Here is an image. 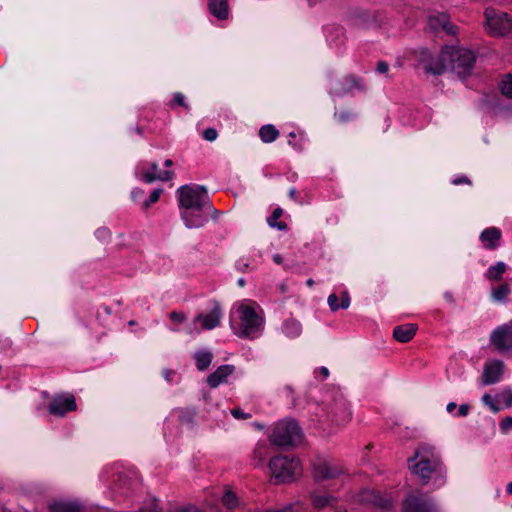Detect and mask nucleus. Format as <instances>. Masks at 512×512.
I'll return each mask as SVG.
<instances>
[{
  "label": "nucleus",
  "instance_id": "nucleus-1",
  "mask_svg": "<svg viewBox=\"0 0 512 512\" xmlns=\"http://www.w3.org/2000/svg\"><path fill=\"white\" fill-rule=\"evenodd\" d=\"M180 215L187 228H200L211 214L213 208L207 189L200 185H184L178 188Z\"/></svg>",
  "mask_w": 512,
  "mask_h": 512
},
{
  "label": "nucleus",
  "instance_id": "nucleus-2",
  "mask_svg": "<svg viewBox=\"0 0 512 512\" xmlns=\"http://www.w3.org/2000/svg\"><path fill=\"white\" fill-rule=\"evenodd\" d=\"M408 463L411 473L419 478L421 484H428L433 474L439 478L440 485L444 484L446 469L433 446L419 445L414 456L408 459Z\"/></svg>",
  "mask_w": 512,
  "mask_h": 512
},
{
  "label": "nucleus",
  "instance_id": "nucleus-3",
  "mask_svg": "<svg viewBox=\"0 0 512 512\" xmlns=\"http://www.w3.org/2000/svg\"><path fill=\"white\" fill-rule=\"evenodd\" d=\"M302 440V431L293 419H284L275 424L270 442L276 446H295Z\"/></svg>",
  "mask_w": 512,
  "mask_h": 512
},
{
  "label": "nucleus",
  "instance_id": "nucleus-4",
  "mask_svg": "<svg viewBox=\"0 0 512 512\" xmlns=\"http://www.w3.org/2000/svg\"><path fill=\"white\" fill-rule=\"evenodd\" d=\"M447 59L450 70L456 73L459 77H466L473 69L476 55L467 48L459 46H446Z\"/></svg>",
  "mask_w": 512,
  "mask_h": 512
},
{
  "label": "nucleus",
  "instance_id": "nucleus-5",
  "mask_svg": "<svg viewBox=\"0 0 512 512\" xmlns=\"http://www.w3.org/2000/svg\"><path fill=\"white\" fill-rule=\"evenodd\" d=\"M239 315V331L237 335L244 338H257L263 330V320L255 309L247 304H241L237 308Z\"/></svg>",
  "mask_w": 512,
  "mask_h": 512
},
{
  "label": "nucleus",
  "instance_id": "nucleus-6",
  "mask_svg": "<svg viewBox=\"0 0 512 512\" xmlns=\"http://www.w3.org/2000/svg\"><path fill=\"white\" fill-rule=\"evenodd\" d=\"M484 29L492 37H505L512 33V17L492 8L484 12Z\"/></svg>",
  "mask_w": 512,
  "mask_h": 512
},
{
  "label": "nucleus",
  "instance_id": "nucleus-7",
  "mask_svg": "<svg viewBox=\"0 0 512 512\" xmlns=\"http://www.w3.org/2000/svg\"><path fill=\"white\" fill-rule=\"evenodd\" d=\"M269 467L278 482L292 481L300 473V463L288 456H275L270 460Z\"/></svg>",
  "mask_w": 512,
  "mask_h": 512
},
{
  "label": "nucleus",
  "instance_id": "nucleus-8",
  "mask_svg": "<svg viewBox=\"0 0 512 512\" xmlns=\"http://www.w3.org/2000/svg\"><path fill=\"white\" fill-rule=\"evenodd\" d=\"M223 316L222 308L218 302H214L213 308L209 313L198 314L193 320V328L189 333H200L201 330H212L219 326Z\"/></svg>",
  "mask_w": 512,
  "mask_h": 512
},
{
  "label": "nucleus",
  "instance_id": "nucleus-9",
  "mask_svg": "<svg viewBox=\"0 0 512 512\" xmlns=\"http://www.w3.org/2000/svg\"><path fill=\"white\" fill-rule=\"evenodd\" d=\"M490 343L500 353L512 352V321L493 330Z\"/></svg>",
  "mask_w": 512,
  "mask_h": 512
},
{
  "label": "nucleus",
  "instance_id": "nucleus-10",
  "mask_svg": "<svg viewBox=\"0 0 512 512\" xmlns=\"http://www.w3.org/2000/svg\"><path fill=\"white\" fill-rule=\"evenodd\" d=\"M354 499L357 503L369 505L381 509H388L392 504L390 497L382 495L380 492L371 488L360 489Z\"/></svg>",
  "mask_w": 512,
  "mask_h": 512
},
{
  "label": "nucleus",
  "instance_id": "nucleus-11",
  "mask_svg": "<svg viewBox=\"0 0 512 512\" xmlns=\"http://www.w3.org/2000/svg\"><path fill=\"white\" fill-rule=\"evenodd\" d=\"M351 412L348 402L339 396L333 400L326 411V418L337 425H342L350 420Z\"/></svg>",
  "mask_w": 512,
  "mask_h": 512
},
{
  "label": "nucleus",
  "instance_id": "nucleus-12",
  "mask_svg": "<svg viewBox=\"0 0 512 512\" xmlns=\"http://www.w3.org/2000/svg\"><path fill=\"white\" fill-rule=\"evenodd\" d=\"M364 91L365 86L363 80L354 75H347L342 79L336 81L330 90V93L334 96L341 97L345 94H350L353 90Z\"/></svg>",
  "mask_w": 512,
  "mask_h": 512
},
{
  "label": "nucleus",
  "instance_id": "nucleus-13",
  "mask_svg": "<svg viewBox=\"0 0 512 512\" xmlns=\"http://www.w3.org/2000/svg\"><path fill=\"white\" fill-rule=\"evenodd\" d=\"M342 472V468L332 461L318 460L313 464V475L317 481L335 479Z\"/></svg>",
  "mask_w": 512,
  "mask_h": 512
},
{
  "label": "nucleus",
  "instance_id": "nucleus-14",
  "mask_svg": "<svg viewBox=\"0 0 512 512\" xmlns=\"http://www.w3.org/2000/svg\"><path fill=\"white\" fill-rule=\"evenodd\" d=\"M77 408L75 397L71 394L57 395L49 404V413L62 417L69 411H75Z\"/></svg>",
  "mask_w": 512,
  "mask_h": 512
},
{
  "label": "nucleus",
  "instance_id": "nucleus-15",
  "mask_svg": "<svg viewBox=\"0 0 512 512\" xmlns=\"http://www.w3.org/2000/svg\"><path fill=\"white\" fill-rule=\"evenodd\" d=\"M403 512H438L431 501L416 495L408 496L403 502Z\"/></svg>",
  "mask_w": 512,
  "mask_h": 512
},
{
  "label": "nucleus",
  "instance_id": "nucleus-16",
  "mask_svg": "<svg viewBox=\"0 0 512 512\" xmlns=\"http://www.w3.org/2000/svg\"><path fill=\"white\" fill-rule=\"evenodd\" d=\"M428 27L436 32L444 31L448 35H455L458 30L457 26L450 22L449 16L446 13L429 16Z\"/></svg>",
  "mask_w": 512,
  "mask_h": 512
},
{
  "label": "nucleus",
  "instance_id": "nucleus-17",
  "mask_svg": "<svg viewBox=\"0 0 512 512\" xmlns=\"http://www.w3.org/2000/svg\"><path fill=\"white\" fill-rule=\"evenodd\" d=\"M504 372V363L500 360H493L485 364L482 382L484 385L495 384L500 381Z\"/></svg>",
  "mask_w": 512,
  "mask_h": 512
},
{
  "label": "nucleus",
  "instance_id": "nucleus-18",
  "mask_svg": "<svg viewBox=\"0 0 512 512\" xmlns=\"http://www.w3.org/2000/svg\"><path fill=\"white\" fill-rule=\"evenodd\" d=\"M148 168H142L141 170V180L145 183H153L155 181H170L174 173L172 171H158V164L156 162H151L148 164Z\"/></svg>",
  "mask_w": 512,
  "mask_h": 512
},
{
  "label": "nucleus",
  "instance_id": "nucleus-19",
  "mask_svg": "<svg viewBox=\"0 0 512 512\" xmlns=\"http://www.w3.org/2000/svg\"><path fill=\"white\" fill-rule=\"evenodd\" d=\"M447 53L445 48L442 49L441 53L433 59L423 61V69L426 73L434 75H440L447 70H450Z\"/></svg>",
  "mask_w": 512,
  "mask_h": 512
},
{
  "label": "nucleus",
  "instance_id": "nucleus-20",
  "mask_svg": "<svg viewBox=\"0 0 512 512\" xmlns=\"http://www.w3.org/2000/svg\"><path fill=\"white\" fill-rule=\"evenodd\" d=\"M234 371L235 367L233 365H222L207 377V384L211 388H216L220 384L225 383L228 376H230Z\"/></svg>",
  "mask_w": 512,
  "mask_h": 512
},
{
  "label": "nucleus",
  "instance_id": "nucleus-21",
  "mask_svg": "<svg viewBox=\"0 0 512 512\" xmlns=\"http://www.w3.org/2000/svg\"><path fill=\"white\" fill-rule=\"evenodd\" d=\"M502 233L497 227H489L483 230L480 234V241L484 248L493 250L499 246Z\"/></svg>",
  "mask_w": 512,
  "mask_h": 512
},
{
  "label": "nucleus",
  "instance_id": "nucleus-22",
  "mask_svg": "<svg viewBox=\"0 0 512 512\" xmlns=\"http://www.w3.org/2000/svg\"><path fill=\"white\" fill-rule=\"evenodd\" d=\"M417 331V325L408 323L404 325H399L393 330V337L402 343H406L410 341Z\"/></svg>",
  "mask_w": 512,
  "mask_h": 512
},
{
  "label": "nucleus",
  "instance_id": "nucleus-23",
  "mask_svg": "<svg viewBox=\"0 0 512 512\" xmlns=\"http://www.w3.org/2000/svg\"><path fill=\"white\" fill-rule=\"evenodd\" d=\"M208 9L219 20L228 18L229 6L227 0H209Z\"/></svg>",
  "mask_w": 512,
  "mask_h": 512
},
{
  "label": "nucleus",
  "instance_id": "nucleus-24",
  "mask_svg": "<svg viewBox=\"0 0 512 512\" xmlns=\"http://www.w3.org/2000/svg\"><path fill=\"white\" fill-rule=\"evenodd\" d=\"M311 505L315 510H321L325 507L334 506L336 499L331 495H321L312 493L310 496Z\"/></svg>",
  "mask_w": 512,
  "mask_h": 512
},
{
  "label": "nucleus",
  "instance_id": "nucleus-25",
  "mask_svg": "<svg viewBox=\"0 0 512 512\" xmlns=\"http://www.w3.org/2000/svg\"><path fill=\"white\" fill-rule=\"evenodd\" d=\"M506 270H507V265L504 262L499 261L487 269V271L485 273V277L489 281H500L502 279L503 274L506 272Z\"/></svg>",
  "mask_w": 512,
  "mask_h": 512
},
{
  "label": "nucleus",
  "instance_id": "nucleus-26",
  "mask_svg": "<svg viewBox=\"0 0 512 512\" xmlns=\"http://www.w3.org/2000/svg\"><path fill=\"white\" fill-rule=\"evenodd\" d=\"M283 333L289 338H296L302 332L301 324L295 319H287L283 323Z\"/></svg>",
  "mask_w": 512,
  "mask_h": 512
},
{
  "label": "nucleus",
  "instance_id": "nucleus-27",
  "mask_svg": "<svg viewBox=\"0 0 512 512\" xmlns=\"http://www.w3.org/2000/svg\"><path fill=\"white\" fill-rule=\"evenodd\" d=\"M510 293H511V288H510L509 284L503 283L497 287L492 288L491 298L495 302L503 303L507 300Z\"/></svg>",
  "mask_w": 512,
  "mask_h": 512
},
{
  "label": "nucleus",
  "instance_id": "nucleus-28",
  "mask_svg": "<svg viewBox=\"0 0 512 512\" xmlns=\"http://www.w3.org/2000/svg\"><path fill=\"white\" fill-rule=\"evenodd\" d=\"M50 512H79L80 507L75 502L55 501L49 506Z\"/></svg>",
  "mask_w": 512,
  "mask_h": 512
},
{
  "label": "nucleus",
  "instance_id": "nucleus-29",
  "mask_svg": "<svg viewBox=\"0 0 512 512\" xmlns=\"http://www.w3.org/2000/svg\"><path fill=\"white\" fill-rule=\"evenodd\" d=\"M194 359L198 370L204 371L210 366L213 354L209 351H197L194 354Z\"/></svg>",
  "mask_w": 512,
  "mask_h": 512
},
{
  "label": "nucleus",
  "instance_id": "nucleus-30",
  "mask_svg": "<svg viewBox=\"0 0 512 512\" xmlns=\"http://www.w3.org/2000/svg\"><path fill=\"white\" fill-rule=\"evenodd\" d=\"M338 296L336 294H330L328 297V305L332 311H336L339 308L346 309L350 305V297L347 292L342 293L341 303H338Z\"/></svg>",
  "mask_w": 512,
  "mask_h": 512
},
{
  "label": "nucleus",
  "instance_id": "nucleus-31",
  "mask_svg": "<svg viewBox=\"0 0 512 512\" xmlns=\"http://www.w3.org/2000/svg\"><path fill=\"white\" fill-rule=\"evenodd\" d=\"M259 136L265 143H271L279 136V131L273 125H264L259 130Z\"/></svg>",
  "mask_w": 512,
  "mask_h": 512
},
{
  "label": "nucleus",
  "instance_id": "nucleus-32",
  "mask_svg": "<svg viewBox=\"0 0 512 512\" xmlns=\"http://www.w3.org/2000/svg\"><path fill=\"white\" fill-rule=\"evenodd\" d=\"M282 214L283 210L280 207L276 208L267 219L268 225L272 228H277L278 230H285L287 228L286 223L278 221Z\"/></svg>",
  "mask_w": 512,
  "mask_h": 512
},
{
  "label": "nucleus",
  "instance_id": "nucleus-33",
  "mask_svg": "<svg viewBox=\"0 0 512 512\" xmlns=\"http://www.w3.org/2000/svg\"><path fill=\"white\" fill-rule=\"evenodd\" d=\"M327 40L336 46L341 45L344 40V31L340 27H332L327 30Z\"/></svg>",
  "mask_w": 512,
  "mask_h": 512
},
{
  "label": "nucleus",
  "instance_id": "nucleus-34",
  "mask_svg": "<svg viewBox=\"0 0 512 512\" xmlns=\"http://www.w3.org/2000/svg\"><path fill=\"white\" fill-rule=\"evenodd\" d=\"M222 503L228 509H234L238 505L237 496L231 490H226L222 496Z\"/></svg>",
  "mask_w": 512,
  "mask_h": 512
},
{
  "label": "nucleus",
  "instance_id": "nucleus-35",
  "mask_svg": "<svg viewBox=\"0 0 512 512\" xmlns=\"http://www.w3.org/2000/svg\"><path fill=\"white\" fill-rule=\"evenodd\" d=\"M500 89L503 95L512 98V75H505L500 83Z\"/></svg>",
  "mask_w": 512,
  "mask_h": 512
},
{
  "label": "nucleus",
  "instance_id": "nucleus-36",
  "mask_svg": "<svg viewBox=\"0 0 512 512\" xmlns=\"http://www.w3.org/2000/svg\"><path fill=\"white\" fill-rule=\"evenodd\" d=\"M498 401H503L506 407H512V389L507 387L503 389L497 396Z\"/></svg>",
  "mask_w": 512,
  "mask_h": 512
},
{
  "label": "nucleus",
  "instance_id": "nucleus-37",
  "mask_svg": "<svg viewBox=\"0 0 512 512\" xmlns=\"http://www.w3.org/2000/svg\"><path fill=\"white\" fill-rule=\"evenodd\" d=\"M483 403L490 408V410L494 413H497L500 411V407L497 405V403L494 401L493 397L490 394H484L482 396Z\"/></svg>",
  "mask_w": 512,
  "mask_h": 512
},
{
  "label": "nucleus",
  "instance_id": "nucleus-38",
  "mask_svg": "<svg viewBox=\"0 0 512 512\" xmlns=\"http://www.w3.org/2000/svg\"><path fill=\"white\" fill-rule=\"evenodd\" d=\"M162 192H163V189H160V188L153 190L151 192L148 200H146L144 202V207L148 208L151 204L156 203L159 200L160 195L162 194Z\"/></svg>",
  "mask_w": 512,
  "mask_h": 512
},
{
  "label": "nucleus",
  "instance_id": "nucleus-39",
  "mask_svg": "<svg viewBox=\"0 0 512 512\" xmlns=\"http://www.w3.org/2000/svg\"><path fill=\"white\" fill-rule=\"evenodd\" d=\"M170 320L176 325L182 324L186 319V315L183 312L172 311L169 313Z\"/></svg>",
  "mask_w": 512,
  "mask_h": 512
},
{
  "label": "nucleus",
  "instance_id": "nucleus-40",
  "mask_svg": "<svg viewBox=\"0 0 512 512\" xmlns=\"http://www.w3.org/2000/svg\"><path fill=\"white\" fill-rule=\"evenodd\" d=\"M173 105H179V106H182V107H185L187 108V104L185 103V97L182 93L180 92H177L173 95V100L171 102V106Z\"/></svg>",
  "mask_w": 512,
  "mask_h": 512
},
{
  "label": "nucleus",
  "instance_id": "nucleus-41",
  "mask_svg": "<svg viewBox=\"0 0 512 512\" xmlns=\"http://www.w3.org/2000/svg\"><path fill=\"white\" fill-rule=\"evenodd\" d=\"M202 136L205 140L211 142L217 138L218 133H217L216 129H214V128H207L203 131Z\"/></svg>",
  "mask_w": 512,
  "mask_h": 512
},
{
  "label": "nucleus",
  "instance_id": "nucleus-42",
  "mask_svg": "<svg viewBox=\"0 0 512 512\" xmlns=\"http://www.w3.org/2000/svg\"><path fill=\"white\" fill-rule=\"evenodd\" d=\"M302 505L300 503H295V504H290V505H287L284 509L282 510H267L266 512H289L291 510H294L295 512H300V509H301Z\"/></svg>",
  "mask_w": 512,
  "mask_h": 512
},
{
  "label": "nucleus",
  "instance_id": "nucleus-43",
  "mask_svg": "<svg viewBox=\"0 0 512 512\" xmlns=\"http://www.w3.org/2000/svg\"><path fill=\"white\" fill-rule=\"evenodd\" d=\"M500 428L503 432H507L508 430L512 429V417H505L500 423Z\"/></svg>",
  "mask_w": 512,
  "mask_h": 512
},
{
  "label": "nucleus",
  "instance_id": "nucleus-44",
  "mask_svg": "<svg viewBox=\"0 0 512 512\" xmlns=\"http://www.w3.org/2000/svg\"><path fill=\"white\" fill-rule=\"evenodd\" d=\"M339 121L341 122H347L354 118V114L350 111H341L337 115Z\"/></svg>",
  "mask_w": 512,
  "mask_h": 512
},
{
  "label": "nucleus",
  "instance_id": "nucleus-45",
  "mask_svg": "<svg viewBox=\"0 0 512 512\" xmlns=\"http://www.w3.org/2000/svg\"><path fill=\"white\" fill-rule=\"evenodd\" d=\"M452 183L454 185H460V184L471 185V180L467 176H460V177L453 179Z\"/></svg>",
  "mask_w": 512,
  "mask_h": 512
},
{
  "label": "nucleus",
  "instance_id": "nucleus-46",
  "mask_svg": "<svg viewBox=\"0 0 512 512\" xmlns=\"http://www.w3.org/2000/svg\"><path fill=\"white\" fill-rule=\"evenodd\" d=\"M376 69H377V71H378L379 73H381V74H386V73L388 72V70H389V66H388V64H387L386 62H384V61H379V62L377 63V68H376Z\"/></svg>",
  "mask_w": 512,
  "mask_h": 512
},
{
  "label": "nucleus",
  "instance_id": "nucleus-47",
  "mask_svg": "<svg viewBox=\"0 0 512 512\" xmlns=\"http://www.w3.org/2000/svg\"><path fill=\"white\" fill-rule=\"evenodd\" d=\"M469 409H470L469 405H467V404H462V405H460V406H459V408H458L457 415H458V416H461V417H465V416H467V415H468V413H469Z\"/></svg>",
  "mask_w": 512,
  "mask_h": 512
},
{
  "label": "nucleus",
  "instance_id": "nucleus-48",
  "mask_svg": "<svg viewBox=\"0 0 512 512\" xmlns=\"http://www.w3.org/2000/svg\"><path fill=\"white\" fill-rule=\"evenodd\" d=\"M231 414L237 419H246L248 414H245L241 409H233Z\"/></svg>",
  "mask_w": 512,
  "mask_h": 512
},
{
  "label": "nucleus",
  "instance_id": "nucleus-49",
  "mask_svg": "<svg viewBox=\"0 0 512 512\" xmlns=\"http://www.w3.org/2000/svg\"><path fill=\"white\" fill-rule=\"evenodd\" d=\"M443 296L448 303L453 304L455 302L454 295L451 291H446Z\"/></svg>",
  "mask_w": 512,
  "mask_h": 512
},
{
  "label": "nucleus",
  "instance_id": "nucleus-50",
  "mask_svg": "<svg viewBox=\"0 0 512 512\" xmlns=\"http://www.w3.org/2000/svg\"><path fill=\"white\" fill-rule=\"evenodd\" d=\"M457 405L456 403L454 402H450L448 403L447 407H446V410L449 412V413H452L455 409H456Z\"/></svg>",
  "mask_w": 512,
  "mask_h": 512
},
{
  "label": "nucleus",
  "instance_id": "nucleus-51",
  "mask_svg": "<svg viewBox=\"0 0 512 512\" xmlns=\"http://www.w3.org/2000/svg\"><path fill=\"white\" fill-rule=\"evenodd\" d=\"M273 261L276 264H281L283 262V258L280 254H275V255H273Z\"/></svg>",
  "mask_w": 512,
  "mask_h": 512
},
{
  "label": "nucleus",
  "instance_id": "nucleus-52",
  "mask_svg": "<svg viewBox=\"0 0 512 512\" xmlns=\"http://www.w3.org/2000/svg\"><path fill=\"white\" fill-rule=\"evenodd\" d=\"M320 373L322 374L324 379L329 376V370L326 367H321L320 368Z\"/></svg>",
  "mask_w": 512,
  "mask_h": 512
},
{
  "label": "nucleus",
  "instance_id": "nucleus-53",
  "mask_svg": "<svg viewBox=\"0 0 512 512\" xmlns=\"http://www.w3.org/2000/svg\"><path fill=\"white\" fill-rule=\"evenodd\" d=\"M289 196L294 199V200H297V191L295 188H291L289 190Z\"/></svg>",
  "mask_w": 512,
  "mask_h": 512
},
{
  "label": "nucleus",
  "instance_id": "nucleus-54",
  "mask_svg": "<svg viewBox=\"0 0 512 512\" xmlns=\"http://www.w3.org/2000/svg\"><path fill=\"white\" fill-rule=\"evenodd\" d=\"M179 512H201L199 509L195 508V507H189V508H186L184 510H181Z\"/></svg>",
  "mask_w": 512,
  "mask_h": 512
},
{
  "label": "nucleus",
  "instance_id": "nucleus-55",
  "mask_svg": "<svg viewBox=\"0 0 512 512\" xmlns=\"http://www.w3.org/2000/svg\"><path fill=\"white\" fill-rule=\"evenodd\" d=\"M506 491L508 494L512 495V482L507 484Z\"/></svg>",
  "mask_w": 512,
  "mask_h": 512
},
{
  "label": "nucleus",
  "instance_id": "nucleus-56",
  "mask_svg": "<svg viewBox=\"0 0 512 512\" xmlns=\"http://www.w3.org/2000/svg\"><path fill=\"white\" fill-rule=\"evenodd\" d=\"M164 165H165L166 167H170V166H172V165H173V161H172L171 159H167V160L164 162Z\"/></svg>",
  "mask_w": 512,
  "mask_h": 512
},
{
  "label": "nucleus",
  "instance_id": "nucleus-57",
  "mask_svg": "<svg viewBox=\"0 0 512 512\" xmlns=\"http://www.w3.org/2000/svg\"><path fill=\"white\" fill-rule=\"evenodd\" d=\"M172 374H173V373H172L171 371H167V372L165 373V378H166L167 380H171V376H172Z\"/></svg>",
  "mask_w": 512,
  "mask_h": 512
},
{
  "label": "nucleus",
  "instance_id": "nucleus-58",
  "mask_svg": "<svg viewBox=\"0 0 512 512\" xmlns=\"http://www.w3.org/2000/svg\"><path fill=\"white\" fill-rule=\"evenodd\" d=\"M306 284H307V286L312 287L314 285L313 279H308Z\"/></svg>",
  "mask_w": 512,
  "mask_h": 512
},
{
  "label": "nucleus",
  "instance_id": "nucleus-59",
  "mask_svg": "<svg viewBox=\"0 0 512 512\" xmlns=\"http://www.w3.org/2000/svg\"><path fill=\"white\" fill-rule=\"evenodd\" d=\"M238 284H239V286H244V284H245L244 279H242V278H241V279H239V280H238Z\"/></svg>",
  "mask_w": 512,
  "mask_h": 512
},
{
  "label": "nucleus",
  "instance_id": "nucleus-60",
  "mask_svg": "<svg viewBox=\"0 0 512 512\" xmlns=\"http://www.w3.org/2000/svg\"><path fill=\"white\" fill-rule=\"evenodd\" d=\"M136 132H137L138 134H141V133H142V129H141L140 127H136Z\"/></svg>",
  "mask_w": 512,
  "mask_h": 512
},
{
  "label": "nucleus",
  "instance_id": "nucleus-61",
  "mask_svg": "<svg viewBox=\"0 0 512 512\" xmlns=\"http://www.w3.org/2000/svg\"><path fill=\"white\" fill-rule=\"evenodd\" d=\"M280 289H281V291H282V292H285V291H286V287H285V285H284V284H283V285H281V286H280Z\"/></svg>",
  "mask_w": 512,
  "mask_h": 512
},
{
  "label": "nucleus",
  "instance_id": "nucleus-62",
  "mask_svg": "<svg viewBox=\"0 0 512 512\" xmlns=\"http://www.w3.org/2000/svg\"><path fill=\"white\" fill-rule=\"evenodd\" d=\"M290 137H295V133L294 132L290 133Z\"/></svg>",
  "mask_w": 512,
  "mask_h": 512
}]
</instances>
